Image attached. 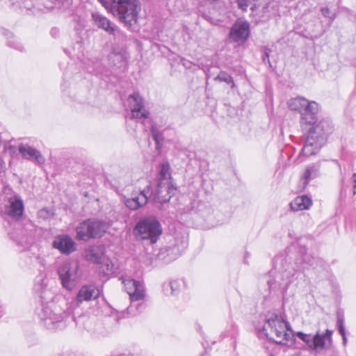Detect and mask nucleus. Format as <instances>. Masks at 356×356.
Listing matches in <instances>:
<instances>
[{
  "label": "nucleus",
  "mask_w": 356,
  "mask_h": 356,
  "mask_svg": "<svg viewBox=\"0 0 356 356\" xmlns=\"http://www.w3.org/2000/svg\"><path fill=\"white\" fill-rule=\"evenodd\" d=\"M287 105L291 111L300 114V124L303 129L310 127L307 130L301 153L306 156L316 154L325 145L328 136L333 131L332 122L328 119H323L317 122L320 106L315 101L298 96L290 99Z\"/></svg>",
  "instance_id": "f257e3e1"
},
{
  "label": "nucleus",
  "mask_w": 356,
  "mask_h": 356,
  "mask_svg": "<svg viewBox=\"0 0 356 356\" xmlns=\"http://www.w3.org/2000/svg\"><path fill=\"white\" fill-rule=\"evenodd\" d=\"M314 258L307 254L302 256L301 259H297L295 264H288L281 274L277 275L275 278L268 280V286L270 291H280L282 293H285L289 284L293 282V278L300 275L299 271L304 270L306 267L302 266L301 263L308 264L309 266L314 265Z\"/></svg>",
  "instance_id": "f03ea898"
},
{
  "label": "nucleus",
  "mask_w": 356,
  "mask_h": 356,
  "mask_svg": "<svg viewBox=\"0 0 356 356\" xmlns=\"http://www.w3.org/2000/svg\"><path fill=\"white\" fill-rule=\"evenodd\" d=\"M38 316L44 326L49 330L63 329L70 319H73L69 312L54 302L44 305Z\"/></svg>",
  "instance_id": "7ed1b4c3"
},
{
  "label": "nucleus",
  "mask_w": 356,
  "mask_h": 356,
  "mask_svg": "<svg viewBox=\"0 0 356 356\" xmlns=\"http://www.w3.org/2000/svg\"><path fill=\"white\" fill-rule=\"evenodd\" d=\"M111 13L125 26L131 27L137 22L141 4L139 0H111Z\"/></svg>",
  "instance_id": "20e7f679"
},
{
  "label": "nucleus",
  "mask_w": 356,
  "mask_h": 356,
  "mask_svg": "<svg viewBox=\"0 0 356 356\" xmlns=\"http://www.w3.org/2000/svg\"><path fill=\"white\" fill-rule=\"evenodd\" d=\"M170 167L168 163H163L160 165L159 180L153 197L155 203L163 204L168 202L175 194L176 188L170 180Z\"/></svg>",
  "instance_id": "39448f33"
},
{
  "label": "nucleus",
  "mask_w": 356,
  "mask_h": 356,
  "mask_svg": "<svg viewBox=\"0 0 356 356\" xmlns=\"http://www.w3.org/2000/svg\"><path fill=\"white\" fill-rule=\"evenodd\" d=\"M161 234L160 222L152 216L139 220L134 229V234L138 240L147 241L150 244L156 243Z\"/></svg>",
  "instance_id": "423d86ee"
},
{
  "label": "nucleus",
  "mask_w": 356,
  "mask_h": 356,
  "mask_svg": "<svg viewBox=\"0 0 356 356\" xmlns=\"http://www.w3.org/2000/svg\"><path fill=\"white\" fill-rule=\"evenodd\" d=\"M108 228V224L104 221L88 219L76 227V238L87 241L90 238H100Z\"/></svg>",
  "instance_id": "0eeeda50"
},
{
  "label": "nucleus",
  "mask_w": 356,
  "mask_h": 356,
  "mask_svg": "<svg viewBox=\"0 0 356 356\" xmlns=\"http://www.w3.org/2000/svg\"><path fill=\"white\" fill-rule=\"evenodd\" d=\"M263 330L267 338L279 344L284 343L290 336L286 330L284 320L277 314H273L266 320Z\"/></svg>",
  "instance_id": "6e6552de"
},
{
  "label": "nucleus",
  "mask_w": 356,
  "mask_h": 356,
  "mask_svg": "<svg viewBox=\"0 0 356 356\" xmlns=\"http://www.w3.org/2000/svg\"><path fill=\"white\" fill-rule=\"evenodd\" d=\"M3 207L1 212L6 214L12 218L18 220L24 213V207L22 198L12 189L6 188L1 195Z\"/></svg>",
  "instance_id": "1a4fd4ad"
},
{
  "label": "nucleus",
  "mask_w": 356,
  "mask_h": 356,
  "mask_svg": "<svg viewBox=\"0 0 356 356\" xmlns=\"http://www.w3.org/2000/svg\"><path fill=\"white\" fill-rule=\"evenodd\" d=\"M122 283L131 300V305L127 309L130 312H132L134 309L137 313L142 312L145 308L143 302L145 296L143 285L139 281L132 279L124 280Z\"/></svg>",
  "instance_id": "9d476101"
},
{
  "label": "nucleus",
  "mask_w": 356,
  "mask_h": 356,
  "mask_svg": "<svg viewBox=\"0 0 356 356\" xmlns=\"http://www.w3.org/2000/svg\"><path fill=\"white\" fill-rule=\"evenodd\" d=\"M58 273L63 286L68 290L74 289L81 277L79 264L77 261L65 262L58 269Z\"/></svg>",
  "instance_id": "9b49d317"
},
{
  "label": "nucleus",
  "mask_w": 356,
  "mask_h": 356,
  "mask_svg": "<svg viewBox=\"0 0 356 356\" xmlns=\"http://www.w3.org/2000/svg\"><path fill=\"white\" fill-rule=\"evenodd\" d=\"M250 35V24L241 19H238L230 29L229 40L239 44L244 43Z\"/></svg>",
  "instance_id": "f8f14e48"
},
{
  "label": "nucleus",
  "mask_w": 356,
  "mask_h": 356,
  "mask_svg": "<svg viewBox=\"0 0 356 356\" xmlns=\"http://www.w3.org/2000/svg\"><path fill=\"white\" fill-rule=\"evenodd\" d=\"M127 103L131 112V118L136 119L147 118L149 112L145 108L144 101L138 92H134L127 99Z\"/></svg>",
  "instance_id": "ddd939ff"
},
{
  "label": "nucleus",
  "mask_w": 356,
  "mask_h": 356,
  "mask_svg": "<svg viewBox=\"0 0 356 356\" xmlns=\"http://www.w3.org/2000/svg\"><path fill=\"white\" fill-rule=\"evenodd\" d=\"M53 247L63 254H70L76 250V244L68 235H58L53 241Z\"/></svg>",
  "instance_id": "4468645a"
},
{
  "label": "nucleus",
  "mask_w": 356,
  "mask_h": 356,
  "mask_svg": "<svg viewBox=\"0 0 356 356\" xmlns=\"http://www.w3.org/2000/svg\"><path fill=\"white\" fill-rule=\"evenodd\" d=\"M296 337L304 341L310 349L318 350L325 348L324 339L323 337H321L318 332L312 335L311 334L298 332Z\"/></svg>",
  "instance_id": "2eb2a0df"
},
{
  "label": "nucleus",
  "mask_w": 356,
  "mask_h": 356,
  "mask_svg": "<svg viewBox=\"0 0 356 356\" xmlns=\"http://www.w3.org/2000/svg\"><path fill=\"white\" fill-rule=\"evenodd\" d=\"M151 195L149 187L147 186V188L141 191L139 194L133 195L132 197L126 200L125 205L131 210H137L147 204Z\"/></svg>",
  "instance_id": "dca6fc26"
},
{
  "label": "nucleus",
  "mask_w": 356,
  "mask_h": 356,
  "mask_svg": "<svg viewBox=\"0 0 356 356\" xmlns=\"http://www.w3.org/2000/svg\"><path fill=\"white\" fill-rule=\"evenodd\" d=\"M99 296V291L97 287L94 285H84L79 291L75 302L76 305H79L83 301H90L95 300Z\"/></svg>",
  "instance_id": "f3484780"
},
{
  "label": "nucleus",
  "mask_w": 356,
  "mask_h": 356,
  "mask_svg": "<svg viewBox=\"0 0 356 356\" xmlns=\"http://www.w3.org/2000/svg\"><path fill=\"white\" fill-rule=\"evenodd\" d=\"M18 150L24 159L34 161L38 164H43L45 161L41 153L29 145L21 144L19 146Z\"/></svg>",
  "instance_id": "a211bd4d"
},
{
  "label": "nucleus",
  "mask_w": 356,
  "mask_h": 356,
  "mask_svg": "<svg viewBox=\"0 0 356 356\" xmlns=\"http://www.w3.org/2000/svg\"><path fill=\"white\" fill-rule=\"evenodd\" d=\"M320 175V165L313 163L307 165L301 177L302 188H305L310 181L316 179Z\"/></svg>",
  "instance_id": "6ab92c4d"
},
{
  "label": "nucleus",
  "mask_w": 356,
  "mask_h": 356,
  "mask_svg": "<svg viewBox=\"0 0 356 356\" xmlns=\"http://www.w3.org/2000/svg\"><path fill=\"white\" fill-rule=\"evenodd\" d=\"M92 17L95 24L100 29H102L109 34H114L115 26L112 25L110 20L99 13H93Z\"/></svg>",
  "instance_id": "aec40b11"
},
{
  "label": "nucleus",
  "mask_w": 356,
  "mask_h": 356,
  "mask_svg": "<svg viewBox=\"0 0 356 356\" xmlns=\"http://www.w3.org/2000/svg\"><path fill=\"white\" fill-rule=\"evenodd\" d=\"M312 200L307 195L298 196L291 203L290 207L291 210L302 211L308 209L312 205Z\"/></svg>",
  "instance_id": "412c9836"
},
{
  "label": "nucleus",
  "mask_w": 356,
  "mask_h": 356,
  "mask_svg": "<svg viewBox=\"0 0 356 356\" xmlns=\"http://www.w3.org/2000/svg\"><path fill=\"white\" fill-rule=\"evenodd\" d=\"M103 252L98 247H91L86 253V258L90 262L99 264L102 262Z\"/></svg>",
  "instance_id": "4be33fe9"
},
{
  "label": "nucleus",
  "mask_w": 356,
  "mask_h": 356,
  "mask_svg": "<svg viewBox=\"0 0 356 356\" xmlns=\"http://www.w3.org/2000/svg\"><path fill=\"white\" fill-rule=\"evenodd\" d=\"M109 60L118 68L124 67L127 65L126 57L120 52H111L109 55Z\"/></svg>",
  "instance_id": "5701e85b"
},
{
  "label": "nucleus",
  "mask_w": 356,
  "mask_h": 356,
  "mask_svg": "<svg viewBox=\"0 0 356 356\" xmlns=\"http://www.w3.org/2000/svg\"><path fill=\"white\" fill-rule=\"evenodd\" d=\"M3 34L8 40V45L19 51L23 50V45L19 40L10 31L4 30Z\"/></svg>",
  "instance_id": "b1692460"
},
{
  "label": "nucleus",
  "mask_w": 356,
  "mask_h": 356,
  "mask_svg": "<svg viewBox=\"0 0 356 356\" xmlns=\"http://www.w3.org/2000/svg\"><path fill=\"white\" fill-rule=\"evenodd\" d=\"M151 134L153 140L155 141L156 149H159L164 139L163 132L156 124H152L151 127Z\"/></svg>",
  "instance_id": "393cba45"
},
{
  "label": "nucleus",
  "mask_w": 356,
  "mask_h": 356,
  "mask_svg": "<svg viewBox=\"0 0 356 356\" xmlns=\"http://www.w3.org/2000/svg\"><path fill=\"white\" fill-rule=\"evenodd\" d=\"M259 0H238V7L243 10H246L248 6H251L250 9L254 13L258 9L257 2Z\"/></svg>",
  "instance_id": "a878e982"
},
{
  "label": "nucleus",
  "mask_w": 356,
  "mask_h": 356,
  "mask_svg": "<svg viewBox=\"0 0 356 356\" xmlns=\"http://www.w3.org/2000/svg\"><path fill=\"white\" fill-rule=\"evenodd\" d=\"M168 286L170 287L171 294L176 296L181 291L182 287L184 286V282L180 280H173L170 282Z\"/></svg>",
  "instance_id": "bb28decb"
},
{
  "label": "nucleus",
  "mask_w": 356,
  "mask_h": 356,
  "mask_svg": "<svg viewBox=\"0 0 356 356\" xmlns=\"http://www.w3.org/2000/svg\"><path fill=\"white\" fill-rule=\"evenodd\" d=\"M214 79L220 82H225L228 84L232 83V88L234 86L232 77L225 72L221 71Z\"/></svg>",
  "instance_id": "cd10ccee"
},
{
  "label": "nucleus",
  "mask_w": 356,
  "mask_h": 356,
  "mask_svg": "<svg viewBox=\"0 0 356 356\" xmlns=\"http://www.w3.org/2000/svg\"><path fill=\"white\" fill-rule=\"evenodd\" d=\"M337 324L339 332L341 335V337L343 338V343L345 344L347 341V338L346 336L344 320L342 316H338Z\"/></svg>",
  "instance_id": "c85d7f7f"
},
{
  "label": "nucleus",
  "mask_w": 356,
  "mask_h": 356,
  "mask_svg": "<svg viewBox=\"0 0 356 356\" xmlns=\"http://www.w3.org/2000/svg\"><path fill=\"white\" fill-rule=\"evenodd\" d=\"M321 12L325 17L330 19L329 24L331 25L336 17V15L334 13H332L328 8H321Z\"/></svg>",
  "instance_id": "c756f323"
},
{
  "label": "nucleus",
  "mask_w": 356,
  "mask_h": 356,
  "mask_svg": "<svg viewBox=\"0 0 356 356\" xmlns=\"http://www.w3.org/2000/svg\"><path fill=\"white\" fill-rule=\"evenodd\" d=\"M254 12H255L256 15H258L259 17L263 18L264 19H266L269 17V10H268V6H263L261 14H259L257 12V11L254 10Z\"/></svg>",
  "instance_id": "7c9ffc66"
},
{
  "label": "nucleus",
  "mask_w": 356,
  "mask_h": 356,
  "mask_svg": "<svg viewBox=\"0 0 356 356\" xmlns=\"http://www.w3.org/2000/svg\"><path fill=\"white\" fill-rule=\"evenodd\" d=\"M98 1L110 13H111L112 1L110 0H98Z\"/></svg>",
  "instance_id": "2f4dec72"
},
{
  "label": "nucleus",
  "mask_w": 356,
  "mask_h": 356,
  "mask_svg": "<svg viewBox=\"0 0 356 356\" xmlns=\"http://www.w3.org/2000/svg\"><path fill=\"white\" fill-rule=\"evenodd\" d=\"M60 3H62L60 8L63 10L68 9L71 4L69 0H58V4Z\"/></svg>",
  "instance_id": "473e14b6"
},
{
  "label": "nucleus",
  "mask_w": 356,
  "mask_h": 356,
  "mask_svg": "<svg viewBox=\"0 0 356 356\" xmlns=\"http://www.w3.org/2000/svg\"><path fill=\"white\" fill-rule=\"evenodd\" d=\"M270 52V50L266 48L264 51V54L262 55V60H263L264 63H268L270 65V59H269Z\"/></svg>",
  "instance_id": "72a5a7b5"
},
{
  "label": "nucleus",
  "mask_w": 356,
  "mask_h": 356,
  "mask_svg": "<svg viewBox=\"0 0 356 356\" xmlns=\"http://www.w3.org/2000/svg\"><path fill=\"white\" fill-rule=\"evenodd\" d=\"M332 331L330 330H327L325 331V333L323 334H321V337H323V339H324V343H325V340L327 339L329 340H330L331 339V336H332Z\"/></svg>",
  "instance_id": "f704fd0d"
},
{
  "label": "nucleus",
  "mask_w": 356,
  "mask_h": 356,
  "mask_svg": "<svg viewBox=\"0 0 356 356\" xmlns=\"http://www.w3.org/2000/svg\"><path fill=\"white\" fill-rule=\"evenodd\" d=\"M354 185H353V194L356 195V173H354L352 177Z\"/></svg>",
  "instance_id": "c9c22d12"
},
{
  "label": "nucleus",
  "mask_w": 356,
  "mask_h": 356,
  "mask_svg": "<svg viewBox=\"0 0 356 356\" xmlns=\"http://www.w3.org/2000/svg\"><path fill=\"white\" fill-rule=\"evenodd\" d=\"M182 64L187 68H189L191 66V63L186 60L185 59L181 60Z\"/></svg>",
  "instance_id": "e433bc0d"
},
{
  "label": "nucleus",
  "mask_w": 356,
  "mask_h": 356,
  "mask_svg": "<svg viewBox=\"0 0 356 356\" xmlns=\"http://www.w3.org/2000/svg\"><path fill=\"white\" fill-rule=\"evenodd\" d=\"M118 356H138V355H135L131 354L130 353H125L120 354Z\"/></svg>",
  "instance_id": "4c0bfd02"
},
{
  "label": "nucleus",
  "mask_w": 356,
  "mask_h": 356,
  "mask_svg": "<svg viewBox=\"0 0 356 356\" xmlns=\"http://www.w3.org/2000/svg\"><path fill=\"white\" fill-rule=\"evenodd\" d=\"M5 148L6 149H14V147H13L11 145H6L5 146Z\"/></svg>",
  "instance_id": "58836bf2"
},
{
  "label": "nucleus",
  "mask_w": 356,
  "mask_h": 356,
  "mask_svg": "<svg viewBox=\"0 0 356 356\" xmlns=\"http://www.w3.org/2000/svg\"><path fill=\"white\" fill-rule=\"evenodd\" d=\"M175 248H169L167 251L168 252H172L174 250Z\"/></svg>",
  "instance_id": "ea45409f"
}]
</instances>
